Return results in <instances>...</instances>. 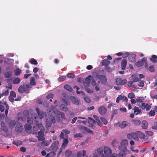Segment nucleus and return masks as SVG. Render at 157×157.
Returning <instances> with one entry per match:
<instances>
[{"label":"nucleus","mask_w":157,"mask_h":157,"mask_svg":"<svg viewBox=\"0 0 157 157\" xmlns=\"http://www.w3.org/2000/svg\"><path fill=\"white\" fill-rule=\"evenodd\" d=\"M29 85L26 84L20 86L18 88V91L20 93L25 92L27 93L29 91V89L31 88Z\"/></svg>","instance_id":"nucleus-4"},{"label":"nucleus","mask_w":157,"mask_h":157,"mask_svg":"<svg viewBox=\"0 0 157 157\" xmlns=\"http://www.w3.org/2000/svg\"><path fill=\"white\" fill-rule=\"evenodd\" d=\"M64 88L66 90L70 92L72 91L73 90L72 88L68 85H65L64 86Z\"/></svg>","instance_id":"nucleus-41"},{"label":"nucleus","mask_w":157,"mask_h":157,"mask_svg":"<svg viewBox=\"0 0 157 157\" xmlns=\"http://www.w3.org/2000/svg\"><path fill=\"white\" fill-rule=\"evenodd\" d=\"M96 152L98 155L101 157L103 154V148L102 147H99L97 149Z\"/></svg>","instance_id":"nucleus-18"},{"label":"nucleus","mask_w":157,"mask_h":157,"mask_svg":"<svg viewBox=\"0 0 157 157\" xmlns=\"http://www.w3.org/2000/svg\"><path fill=\"white\" fill-rule=\"evenodd\" d=\"M120 100L124 101L126 102H127L128 101L127 98L124 96L120 95L117 98L116 102L117 103H119Z\"/></svg>","instance_id":"nucleus-12"},{"label":"nucleus","mask_w":157,"mask_h":157,"mask_svg":"<svg viewBox=\"0 0 157 157\" xmlns=\"http://www.w3.org/2000/svg\"><path fill=\"white\" fill-rule=\"evenodd\" d=\"M70 100L75 105H78L79 104V100L76 98L74 97H71Z\"/></svg>","instance_id":"nucleus-14"},{"label":"nucleus","mask_w":157,"mask_h":157,"mask_svg":"<svg viewBox=\"0 0 157 157\" xmlns=\"http://www.w3.org/2000/svg\"><path fill=\"white\" fill-rule=\"evenodd\" d=\"M9 93V91L8 90H5L4 92L1 94L2 96H3L4 95L7 96L8 95Z\"/></svg>","instance_id":"nucleus-56"},{"label":"nucleus","mask_w":157,"mask_h":157,"mask_svg":"<svg viewBox=\"0 0 157 157\" xmlns=\"http://www.w3.org/2000/svg\"><path fill=\"white\" fill-rule=\"evenodd\" d=\"M10 96L15 98L16 97L15 93L13 91H11L10 93Z\"/></svg>","instance_id":"nucleus-60"},{"label":"nucleus","mask_w":157,"mask_h":157,"mask_svg":"<svg viewBox=\"0 0 157 157\" xmlns=\"http://www.w3.org/2000/svg\"><path fill=\"white\" fill-rule=\"evenodd\" d=\"M99 113L101 115L105 114L106 112V109L104 106H101L99 107L98 109Z\"/></svg>","instance_id":"nucleus-17"},{"label":"nucleus","mask_w":157,"mask_h":157,"mask_svg":"<svg viewBox=\"0 0 157 157\" xmlns=\"http://www.w3.org/2000/svg\"><path fill=\"white\" fill-rule=\"evenodd\" d=\"M13 144H14L16 145L17 146H19L21 145L22 143V141H18L17 142L14 141L13 142Z\"/></svg>","instance_id":"nucleus-45"},{"label":"nucleus","mask_w":157,"mask_h":157,"mask_svg":"<svg viewBox=\"0 0 157 157\" xmlns=\"http://www.w3.org/2000/svg\"><path fill=\"white\" fill-rule=\"evenodd\" d=\"M112 153L111 148L109 147L105 146L103 147V154L101 157H109Z\"/></svg>","instance_id":"nucleus-5"},{"label":"nucleus","mask_w":157,"mask_h":157,"mask_svg":"<svg viewBox=\"0 0 157 157\" xmlns=\"http://www.w3.org/2000/svg\"><path fill=\"white\" fill-rule=\"evenodd\" d=\"M133 110H134V113L136 115L139 114L141 112V110L139 109V108L136 106H135L133 108Z\"/></svg>","instance_id":"nucleus-29"},{"label":"nucleus","mask_w":157,"mask_h":157,"mask_svg":"<svg viewBox=\"0 0 157 157\" xmlns=\"http://www.w3.org/2000/svg\"><path fill=\"white\" fill-rule=\"evenodd\" d=\"M14 73L15 75H18L21 73V71L19 68H17L14 70Z\"/></svg>","instance_id":"nucleus-40"},{"label":"nucleus","mask_w":157,"mask_h":157,"mask_svg":"<svg viewBox=\"0 0 157 157\" xmlns=\"http://www.w3.org/2000/svg\"><path fill=\"white\" fill-rule=\"evenodd\" d=\"M135 95L134 94L132 93H129L128 95V98L130 99L133 98L135 97Z\"/></svg>","instance_id":"nucleus-53"},{"label":"nucleus","mask_w":157,"mask_h":157,"mask_svg":"<svg viewBox=\"0 0 157 157\" xmlns=\"http://www.w3.org/2000/svg\"><path fill=\"white\" fill-rule=\"evenodd\" d=\"M152 128L154 129L157 130V122L154 123Z\"/></svg>","instance_id":"nucleus-62"},{"label":"nucleus","mask_w":157,"mask_h":157,"mask_svg":"<svg viewBox=\"0 0 157 157\" xmlns=\"http://www.w3.org/2000/svg\"><path fill=\"white\" fill-rule=\"evenodd\" d=\"M136 55L134 54H132L129 56L128 59L131 62H135V60Z\"/></svg>","instance_id":"nucleus-25"},{"label":"nucleus","mask_w":157,"mask_h":157,"mask_svg":"<svg viewBox=\"0 0 157 157\" xmlns=\"http://www.w3.org/2000/svg\"><path fill=\"white\" fill-rule=\"evenodd\" d=\"M150 59L151 61L153 63H157V56L155 55H153Z\"/></svg>","instance_id":"nucleus-36"},{"label":"nucleus","mask_w":157,"mask_h":157,"mask_svg":"<svg viewBox=\"0 0 157 157\" xmlns=\"http://www.w3.org/2000/svg\"><path fill=\"white\" fill-rule=\"evenodd\" d=\"M12 75V72L10 71H8L5 73V76L6 78H10Z\"/></svg>","instance_id":"nucleus-39"},{"label":"nucleus","mask_w":157,"mask_h":157,"mask_svg":"<svg viewBox=\"0 0 157 157\" xmlns=\"http://www.w3.org/2000/svg\"><path fill=\"white\" fill-rule=\"evenodd\" d=\"M85 101L86 102L89 103L91 101V100L87 96H86L84 98Z\"/></svg>","instance_id":"nucleus-58"},{"label":"nucleus","mask_w":157,"mask_h":157,"mask_svg":"<svg viewBox=\"0 0 157 157\" xmlns=\"http://www.w3.org/2000/svg\"><path fill=\"white\" fill-rule=\"evenodd\" d=\"M16 122L14 121H11L10 122L9 124L10 128H13Z\"/></svg>","instance_id":"nucleus-42"},{"label":"nucleus","mask_w":157,"mask_h":157,"mask_svg":"<svg viewBox=\"0 0 157 157\" xmlns=\"http://www.w3.org/2000/svg\"><path fill=\"white\" fill-rule=\"evenodd\" d=\"M23 129V127L22 124L21 123H17L16 125L15 130L18 132H22Z\"/></svg>","instance_id":"nucleus-10"},{"label":"nucleus","mask_w":157,"mask_h":157,"mask_svg":"<svg viewBox=\"0 0 157 157\" xmlns=\"http://www.w3.org/2000/svg\"><path fill=\"white\" fill-rule=\"evenodd\" d=\"M115 125H119V127L121 128H125L127 125V122L126 121H124L121 123L119 122L116 123L114 124Z\"/></svg>","instance_id":"nucleus-11"},{"label":"nucleus","mask_w":157,"mask_h":157,"mask_svg":"<svg viewBox=\"0 0 157 157\" xmlns=\"http://www.w3.org/2000/svg\"><path fill=\"white\" fill-rule=\"evenodd\" d=\"M146 63L145 59L143 58L141 61L137 62L136 63V65L137 67H141Z\"/></svg>","instance_id":"nucleus-19"},{"label":"nucleus","mask_w":157,"mask_h":157,"mask_svg":"<svg viewBox=\"0 0 157 157\" xmlns=\"http://www.w3.org/2000/svg\"><path fill=\"white\" fill-rule=\"evenodd\" d=\"M112 145L113 147H115L118 144V143L117 140H114L112 143Z\"/></svg>","instance_id":"nucleus-47"},{"label":"nucleus","mask_w":157,"mask_h":157,"mask_svg":"<svg viewBox=\"0 0 157 157\" xmlns=\"http://www.w3.org/2000/svg\"><path fill=\"white\" fill-rule=\"evenodd\" d=\"M65 78L66 77L65 76H62L59 78V80L60 81H63L64 80Z\"/></svg>","instance_id":"nucleus-64"},{"label":"nucleus","mask_w":157,"mask_h":157,"mask_svg":"<svg viewBox=\"0 0 157 157\" xmlns=\"http://www.w3.org/2000/svg\"><path fill=\"white\" fill-rule=\"evenodd\" d=\"M13 81V83L14 84H18L21 81V79L19 78H14Z\"/></svg>","instance_id":"nucleus-34"},{"label":"nucleus","mask_w":157,"mask_h":157,"mask_svg":"<svg viewBox=\"0 0 157 157\" xmlns=\"http://www.w3.org/2000/svg\"><path fill=\"white\" fill-rule=\"evenodd\" d=\"M128 144V141L127 140L123 139L121 141L120 145L118 147L120 150L119 154L121 156L123 157L126 155L127 151V147Z\"/></svg>","instance_id":"nucleus-2"},{"label":"nucleus","mask_w":157,"mask_h":157,"mask_svg":"<svg viewBox=\"0 0 157 157\" xmlns=\"http://www.w3.org/2000/svg\"><path fill=\"white\" fill-rule=\"evenodd\" d=\"M132 79L133 82H136L139 80L138 76L136 75H133L132 76Z\"/></svg>","instance_id":"nucleus-30"},{"label":"nucleus","mask_w":157,"mask_h":157,"mask_svg":"<svg viewBox=\"0 0 157 157\" xmlns=\"http://www.w3.org/2000/svg\"><path fill=\"white\" fill-rule=\"evenodd\" d=\"M98 78L100 79L103 83L105 82L107 80L106 77L104 75L98 76Z\"/></svg>","instance_id":"nucleus-33"},{"label":"nucleus","mask_w":157,"mask_h":157,"mask_svg":"<svg viewBox=\"0 0 157 157\" xmlns=\"http://www.w3.org/2000/svg\"><path fill=\"white\" fill-rule=\"evenodd\" d=\"M23 114L25 118H27V122L28 124H31L33 123V120L32 118L30 119L28 117L29 112L28 110H25L24 111Z\"/></svg>","instance_id":"nucleus-9"},{"label":"nucleus","mask_w":157,"mask_h":157,"mask_svg":"<svg viewBox=\"0 0 157 157\" xmlns=\"http://www.w3.org/2000/svg\"><path fill=\"white\" fill-rule=\"evenodd\" d=\"M64 103L66 105H70V102L67 100L63 98L62 99Z\"/></svg>","instance_id":"nucleus-52"},{"label":"nucleus","mask_w":157,"mask_h":157,"mask_svg":"<svg viewBox=\"0 0 157 157\" xmlns=\"http://www.w3.org/2000/svg\"><path fill=\"white\" fill-rule=\"evenodd\" d=\"M127 136L129 140L133 139L137 141H138L139 140L137 135V132H132L131 133L128 134L127 135Z\"/></svg>","instance_id":"nucleus-6"},{"label":"nucleus","mask_w":157,"mask_h":157,"mask_svg":"<svg viewBox=\"0 0 157 157\" xmlns=\"http://www.w3.org/2000/svg\"><path fill=\"white\" fill-rule=\"evenodd\" d=\"M26 124L25 126V130L27 131L28 133H30L31 132L32 126L30 125L31 124Z\"/></svg>","instance_id":"nucleus-27"},{"label":"nucleus","mask_w":157,"mask_h":157,"mask_svg":"<svg viewBox=\"0 0 157 157\" xmlns=\"http://www.w3.org/2000/svg\"><path fill=\"white\" fill-rule=\"evenodd\" d=\"M148 103L143 102L141 103L140 105H138L139 106L140 108H141L143 109H145Z\"/></svg>","instance_id":"nucleus-32"},{"label":"nucleus","mask_w":157,"mask_h":157,"mask_svg":"<svg viewBox=\"0 0 157 157\" xmlns=\"http://www.w3.org/2000/svg\"><path fill=\"white\" fill-rule=\"evenodd\" d=\"M47 112L50 116L49 120L51 123H55L56 121L57 122H61L66 119L64 113L60 112L59 110H56L54 111L48 109Z\"/></svg>","instance_id":"nucleus-1"},{"label":"nucleus","mask_w":157,"mask_h":157,"mask_svg":"<svg viewBox=\"0 0 157 157\" xmlns=\"http://www.w3.org/2000/svg\"><path fill=\"white\" fill-rule=\"evenodd\" d=\"M67 77L69 78H75V75L74 74L70 73L67 74Z\"/></svg>","instance_id":"nucleus-51"},{"label":"nucleus","mask_w":157,"mask_h":157,"mask_svg":"<svg viewBox=\"0 0 157 157\" xmlns=\"http://www.w3.org/2000/svg\"><path fill=\"white\" fill-rule=\"evenodd\" d=\"M43 131H39L38 133V140L40 141H43L44 140V134L43 132Z\"/></svg>","instance_id":"nucleus-13"},{"label":"nucleus","mask_w":157,"mask_h":157,"mask_svg":"<svg viewBox=\"0 0 157 157\" xmlns=\"http://www.w3.org/2000/svg\"><path fill=\"white\" fill-rule=\"evenodd\" d=\"M2 102H0V111L2 112L4 111L5 110L4 107L2 105Z\"/></svg>","instance_id":"nucleus-54"},{"label":"nucleus","mask_w":157,"mask_h":157,"mask_svg":"<svg viewBox=\"0 0 157 157\" xmlns=\"http://www.w3.org/2000/svg\"><path fill=\"white\" fill-rule=\"evenodd\" d=\"M83 136V135L81 133H78L74 135L75 138H81Z\"/></svg>","instance_id":"nucleus-48"},{"label":"nucleus","mask_w":157,"mask_h":157,"mask_svg":"<svg viewBox=\"0 0 157 157\" xmlns=\"http://www.w3.org/2000/svg\"><path fill=\"white\" fill-rule=\"evenodd\" d=\"M68 143V140L67 139H66L63 140V143L61 147L64 148L67 146Z\"/></svg>","instance_id":"nucleus-31"},{"label":"nucleus","mask_w":157,"mask_h":157,"mask_svg":"<svg viewBox=\"0 0 157 157\" xmlns=\"http://www.w3.org/2000/svg\"><path fill=\"white\" fill-rule=\"evenodd\" d=\"M110 62L107 59H105L103 60L102 62V64L103 66H108Z\"/></svg>","instance_id":"nucleus-35"},{"label":"nucleus","mask_w":157,"mask_h":157,"mask_svg":"<svg viewBox=\"0 0 157 157\" xmlns=\"http://www.w3.org/2000/svg\"><path fill=\"white\" fill-rule=\"evenodd\" d=\"M93 117L96 119V122L97 124L100 127L102 126L103 124L99 120V117L95 115H94Z\"/></svg>","instance_id":"nucleus-23"},{"label":"nucleus","mask_w":157,"mask_h":157,"mask_svg":"<svg viewBox=\"0 0 157 157\" xmlns=\"http://www.w3.org/2000/svg\"><path fill=\"white\" fill-rule=\"evenodd\" d=\"M127 81L126 80L124 79L121 80L120 78H117L116 80V84L117 85H123L125 84Z\"/></svg>","instance_id":"nucleus-8"},{"label":"nucleus","mask_w":157,"mask_h":157,"mask_svg":"<svg viewBox=\"0 0 157 157\" xmlns=\"http://www.w3.org/2000/svg\"><path fill=\"white\" fill-rule=\"evenodd\" d=\"M148 124L146 121H143L142 122V128L143 129H147L148 127Z\"/></svg>","instance_id":"nucleus-24"},{"label":"nucleus","mask_w":157,"mask_h":157,"mask_svg":"<svg viewBox=\"0 0 157 157\" xmlns=\"http://www.w3.org/2000/svg\"><path fill=\"white\" fill-rule=\"evenodd\" d=\"M146 97H137L136 99L137 100V103H142L144 101L145 98H146Z\"/></svg>","instance_id":"nucleus-28"},{"label":"nucleus","mask_w":157,"mask_h":157,"mask_svg":"<svg viewBox=\"0 0 157 157\" xmlns=\"http://www.w3.org/2000/svg\"><path fill=\"white\" fill-rule=\"evenodd\" d=\"M77 127L78 128L81 130H85V129H86V127L81 125H77Z\"/></svg>","instance_id":"nucleus-57"},{"label":"nucleus","mask_w":157,"mask_h":157,"mask_svg":"<svg viewBox=\"0 0 157 157\" xmlns=\"http://www.w3.org/2000/svg\"><path fill=\"white\" fill-rule=\"evenodd\" d=\"M91 78V76H89L86 78L85 82H84V86H85V84L87 86L89 85L90 82H90L92 85H96L94 79H90Z\"/></svg>","instance_id":"nucleus-7"},{"label":"nucleus","mask_w":157,"mask_h":157,"mask_svg":"<svg viewBox=\"0 0 157 157\" xmlns=\"http://www.w3.org/2000/svg\"><path fill=\"white\" fill-rule=\"evenodd\" d=\"M60 109L61 110L63 111H67L68 110L67 107L63 104H62L60 105Z\"/></svg>","instance_id":"nucleus-37"},{"label":"nucleus","mask_w":157,"mask_h":157,"mask_svg":"<svg viewBox=\"0 0 157 157\" xmlns=\"http://www.w3.org/2000/svg\"><path fill=\"white\" fill-rule=\"evenodd\" d=\"M30 62L32 64L36 65L37 64V61L33 58L31 59L30 60Z\"/></svg>","instance_id":"nucleus-46"},{"label":"nucleus","mask_w":157,"mask_h":157,"mask_svg":"<svg viewBox=\"0 0 157 157\" xmlns=\"http://www.w3.org/2000/svg\"><path fill=\"white\" fill-rule=\"evenodd\" d=\"M127 64V62L126 59H123L122 60L121 63V68L122 70H124L125 69Z\"/></svg>","instance_id":"nucleus-21"},{"label":"nucleus","mask_w":157,"mask_h":157,"mask_svg":"<svg viewBox=\"0 0 157 157\" xmlns=\"http://www.w3.org/2000/svg\"><path fill=\"white\" fill-rule=\"evenodd\" d=\"M12 81V78H9L6 80V81L8 84L6 86V87L8 89H12V85H11Z\"/></svg>","instance_id":"nucleus-15"},{"label":"nucleus","mask_w":157,"mask_h":157,"mask_svg":"<svg viewBox=\"0 0 157 157\" xmlns=\"http://www.w3.org/2000/svg\"><path fill=\"white\" fill-rule=\"evenodd\" d=\"M47 120V119H46ZM52 125V124L51 123L49 122V121H48V120H47L46 121V128H48L49 127H50Z\"/></svg>","instance_id":"nucleus-61"},{"label":"nucleus","mask_w":157,"mask_h":157,"mask_svg":"<svg viewBox=\"0 0 157 157\" xmlns=\"http://www.w3.org/2000/svg\"><path fill=\"white\" fill-rule=\"evenodd\" d=\"M138 81V85L140 87H143L144 86V82L142 80H140Z\"/></svg>","instance_id":"nucleus-49"},{"label":"nucleus","mask_w":157,"mask_h":157,"mask_svg":"<svg viewBox=\"0 0 157 157\" xmlns=\"http://www.w3.org/2000/svg\"><path fill=\"white\" fill-rule=\"evenodd\" d=\"M101 120L102 122L105 124L106 125L108 123V121L104 117H101Z\"/></svg>","instance_id":"nucleus-55"},{"label":"nucleus","mask_w":157,"mask_h":157,"mask_svg":"<svg viewBox=\"0 0 157 157\" xmlns=\"http://www.w3.org/2000/svg\"><path fill=\"white\" fill-rule=\"evenodd\" d=\"M31 116V118H32V119L36 122V125L37 127H38L40 129L41 131H44V128L42 124L36 121V120L38 118V117L36 114L34 113H32V114Z\"/></svg>","instance_id":"nucleus-3"},{"label":"nucleus","mask_w":157,"mask_h":157,"mask_svg":"<svg viewBox=\"0 0 157 157\" xmlns=\"http://www.w3.org/2000/svg\"><path fill=\"white\" fill-rule=\"evenodd\" d=\"M129 55V53L128 52H126L122 54V57L124 58H125L127 57Z\"/></svg>","instance_id":"nucleus-63"},{"label":"nucleus","mask_w":157,"mask_h":157,"mask_svg":"<svg viewBox=\"0 0 157 157\" xmlns=\"http://www.w3.org/2000/svg\"><path fill=\"white\" fill-rule=\"evenodd\" d=\"M88 119H89L88 123L90 124L89 125V127H93L94 126V124H96L95 121L93 118L90 117H88Z\"/></svg>","instance_id":"nucleus-20"},{"label":"nucleus","mask_w":157,"mask_h":157,"mask_svg":"<svg viewBox=\"0 0 157 157\" xmlns=\"http://www.w3.org/2000/svg\"><path fill=\"white\" fill-rule=\"evenodd\" d=\"M30 83L31 86H34L36 85V82L34 78H30Z\"/></svg>","instance_id":"nucleus-44"},{"label":"nucleus","mask_w":157,"mask_h":157,"mask_svg":"<svg viewBox=\"0 0 157 157\" xmlns=\"http://www.w3.org/2000/svg\"><path fill=\"white\" fill-rule=\"evenodd\" d=\"M72 151L69 150H67L65 152V155L66 157H71L72 154Z\"/></svg>","instance_id":"nucleus-38"},{"label":"nucleus","mask_w":157,"mask_h":157,"mask_svg":"<svg viewBox=\"0 0 157 157\" xmlns=\"http://www.w3.org/2000/svg\"><path fill=\"white\" fill-rule=\"evenodd\" d=\"M70 133V131L67 129H63L62 130V132H61L60 135V137H62L63 139H64V133H66V134H69Z\"/></svg>","instance_id":"nucleus-26"},{"label":"nucleus","mask_w":157,"mask_h":157,"mask_svg":"<svg viewBox=\"0 0 157 157\" xmlns=\"http://www.w3.org/2000/svg\"><path fill=\"white\" fill-rule=\"evenodd\" d=\"M36 109L39 118L40 119H42L44 117V115L45 114V113L40 111V109L38 108H36Z\"/></svg>","instance_id":"nucleus-16"},{"label":"nucleus","mask_w":157,"mask_h":157,"mask_svg":"<svg viewBox=\"0 0 157 157\" xmlns=\"http://www.w3.org/2000/svg\"><path fill=\"white\" fill-rule=\"evenodd\" d=\"M146 134L148 136H151L154 135V133L153 132L151 131H147L145 132Z\"/></svg>","instance_id":"nucleus-50"},{"label":"nucleus","mask_w":157,"mask_h":157,"mask_svg":"<svg viewBox=\"0 0 157 157\" xmlns=\"http://www.w3.org/2000/svg\"><path fill=\"white\" fill-rule=\"evenodd\" d=\"M137 137L141 139H144L145 138V135L142 132L140 131L137 132Z\"/></svg>","instance_id":"nucleus-22"},{"label":"nucleus","mask_w":157,"mask_h":157,"mask_svg":"<svg viewBox=\"0 0 157 157\" xmlns=\"http://www.w3.org/2000/svg\"><path fill=\"white\" fill-rule=\"evenodd\" d=\"M54 97V95L53 94H48L46 96V98L47 99H49V98H53V97Z\"/></svg>","instance_id":"nucleus-59"},{"label":"nucleus","mask_w":157,"mask_h":157,"mask_svg":"<svg viewBox=\"0 0 157 157\" xmlns=\"http://www.w3.org/2000/svg\"><path fill=\"white\" fill-rule=\"evenodd\" d=\"M5 105L6 106V109L5 110V113L6 116H7V114L8 112V110L9 109V106L8 104H7L6 102H5L4 103Z\"/></svg>","instance_id":"nucleus-43"}]
</instances>
